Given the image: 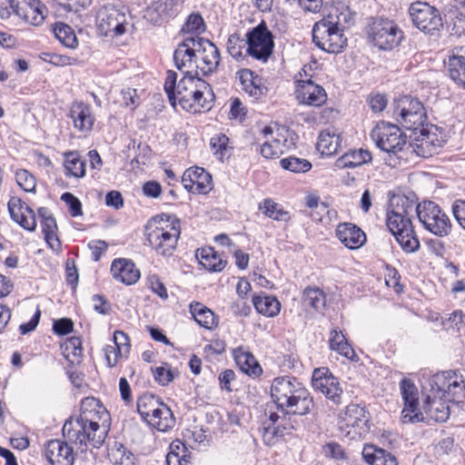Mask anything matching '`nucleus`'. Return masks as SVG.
<instances>
[{
    "label": "nucleus",
    "mask_w": 465,
    "mask_h": 465,
    "mask_svg": "<svg viewBox=\"0 0 465 465\" xmlns=\"http://www.w3.org/2000/svg\"><path fill=\"white\" fill-rule=\"evenodd\" d=\"M54 34L61 44L68 48H75L78 45L77 37L74 30L67 25L63 23L55 24Z\"/></svg>",
    "instance_id": "09e8293b"
},
{
    "label": "nucleus",
    "mask_w": 465,
    "mask_h": 465,
    "mask_svg": "<svg viewBox=\"0 0 465 465\" xmlns=\"http://www.w3.org/2000/svg\"><path fill=\"white\" fill-rule=\"evenodd\" d=\"M113 277L125 285L134 284L140 278V271L135 264L127 259L120 258L111 265Z\"/></svg>",
    "instance_id": "bb28decb"
},
{
    "label": "nucleus",
    "mask_w": 465,
    "mask_h": 465,
    "mask_svg": "<svg viewBox=\"0 0 465 465\" xmlns=\"http://www.w3.org/2000/svg\"><path fill=\"white\" fill-rule=\"evenodd\" d=\"M430 393L427 396L422 406V412L425 420H433L437 422H444L450 417V406L448 399L438 393L437 387H430Z\"/></svg>",
    "instance_id": "5701e85b"
},
{
    "label": "nucleus",
    "mask_w": 465,
    "mask_h": 465,
    "mask_svg": "<svg viewBox=\"0 0 465 465\" xmlns=\"http://www.w3.org/2000/svg\"><path fill=\"white\" fill-rule=\"evenodd\" d=\"M280 163L283 169L296 173H306L312 169V163L308 160L294 156L283 158Z\"/></svg>",
    "instance_id": "864d4df0"
},
{
    "label": "nucleus",
    "mask_w": 465,
    "mask_h": 465,
    "mask_svg": "<svg viewBox=\"0 0 465 465\" xmlns=\"http://www.w3.org/2000/svg\"><path fill=\"white\" fill-rule=\"evenodd\" d=\"M233 357L242 372L253 376H259L262 372L254 356L242 346L233 350Z\"/></svg>",
    "instance_id": "f704fd0d"
},
{
    "label": "nucleus",
    "mask_w": 465,
    "mask_h": 465,
    "mask_svg": "<svg viewBox=\"0 0 465 465\" xmlns=\"http://www.w3.org/2000/svg\"><path fill=\"white\" fill-rule=\"evenodd\" d=\"M416 213L423 227L435 236L445 237L451 232L452 224L449 216L435 203H420L416 207Z\"/></svg>",
    "instance_id": "1a4fd4ad"
},
{
    "label": "nucleus",
    "mask_w": 465,
    "mask_h": 465,
    "mask_svg": "<svg viewBox=\"0 0 465 465\" xmlns=\"http://www.w3.org/2000/svg\"><path fill=\"white\" fill-rule=\"evenodd\" d=\"M354 14L342 1H332L323 9V18L315 23L312 40L322 50L339 54L347 45L343 31L353 24Z\"/></svg>",
    "instance_id": "f03ea898"
},
{
    "label": "nucleus",
    "mask_w": 465,
    "mask_h": 465,
    "mask_svg": "<svg viewBox=\"0 0 465 465\" xmlns=\"http://www.w3.org/2000/svg\"><path fill=\"white\" fill-rule=\"evenodd\" d=\"M293 429L294 426L287 420V416L271 412L270 416L262 423L261 434L266 445H274L279 438Z\"/></svg>",
    "instance_id": "6ab92c4d"
},
{
    "label": "nucleus",
    "mask_w": 465,
    "mask_h": 465,
    "mask_svg": "<svg viewBox=\"0 0 465 465\" xmlns=\"http://www.w3.org/2000/svg\"><path fill=\"white\" fill-rule=\"evenodd\" d=\"M196 54H198L196 67L204 74L216 71L220 64V52L211 41L195 35Z\"/></svg>",
    "instance_id": "a211bd4d"
},
{
    "label": "nucleus",
    "mask_w": 465,
    "mask_h": 465,
    "mask_svg": "<svg viewBox=\"0 0 465 465\" xmlns=\"http://www.w3.org/2000/svg\"><path fill=\"white\" fill-rule=\"evenodd\" d=\"M38 213L41 218V225H42L44 233L57 230L56 221L52 216V214L50 213V212L47 208L41 207L38 210Z\"/></svg>",
    "instance_id": "052dcab7"
},
{
    "label": "nucleus",
    "mask_w": 465,
    "mask_h": 465,
    "mask_svg": "<svg viewBox=\"0 0 465 465\" xmlns=\"http://www.w3.org/2000/svg\"><path fill=\"white\" fill-rule=\"evenodd\" d=\"M413 25L420 31L433 35L443 26L441 15L437 8L425 2H415L409 9Z\"/></svg>",
    "instance_id": "dca6fc26"
},
{
    "label": "nucleus",
    "mask_w": 465,
    "mask_h": 465,
    "mask_svg": "<svg viewBox=\"0 0 465 465\" xmlns=\"http://www.w3.org/2000/svg\"><path fill=\"white\" fill-rule=\"evenodd\" d=\"M45 456L51 465H73L74 454L67 441L51 440L45 446Z\"/></svg>",
    "instance_id": "393cba45"
},
{
    "label": "nucleus",
    "mask_w": 465,
    "mask_h": 465,
    "mask_svg": "<svg viewBox=\"0 0 465 465\" xmlns=\"http://www.w3.org/2000/svg\"><path fill=\"white\" fill-rule=\"evenodd\" d=\"M155 381L161 385H167L173 380V371L165 366L155 368L153 371Z\"/></svg>",
    "instance_id": "0e129e2a"
},
{
    "label": "nucleus",
    "mask_w": 465,
    "mask_h": 465,
    "mask_svg": "<svg viewBox=\"0 0 465 465\" xmlns=\"http://www.w3.org/2000/svg\"><path fill=\"white\" fill-rule=\"evenodd\" d=\"M195 35H190L183 39L173 54V60L176 66L182 69L185 66L196 64L198 54H196Z\"/></svg>",
    "instance_id": "c756f323"
},
{
    "label": "nucleus",
    "mask_w": 465,
    "mask_h": 465,
    "mask_svg": "<svg viewBox=\"0 0 465 465\" xmlns=\"http://www.w3.org/2000/svg\"><path fill=\"white\" fill-rule=\"evenodd\" d=\"M70 117L74 126L80 132H89L94 125V117L91 107L83 102L73 103L70 109Z\"/></svg>",
    "instance_id": "7c9ffc66"
},
{
    "label": "nucleus",
    "mask_w": 465,
    "mask_h": 465,
    "mask_svg": "<svg viewBox=\"0 0 465 465\" xmlns=\"http://www.w3.org/2000/svg\"><path fill=\"white\" fill-rule=\"evenodd\" d=\"M400 201L401 202V205L397 203L395 208L388 211L387 227L405 252H415L420 248V241L404 207L407 201L405 199H400Z\"/></svg>",
    "instance_id": "39448f33"
},
{
    "label": "nucleus",
    "mask_w": 465,
    "mask_h": 465,
    "mask_svg": "<svg viewBox=\"0 0 465 465\" xmlns=\"http://www.w3.org/2000/svg\"><path fill=\"white\" fill-rule=\"evenodd\" d=\"M73 322L68 318H63L54 322L53 330L59 335L68 334L73 331Z\"/></svg>",
    "instance_id": "774afa93"
},
{
    "label": "nucleus",
    "mask_w": 465,
    "mask_h": 465,
    "mask_svg": "<svg viewBox=\"0 0 465 465\" xmlns=\"http://www.w3.org/2000/svg\"><path fill=\"white\" fill-rule=\"evenodd\" d=\"M107 455L114 465H134V455L120 442L114 441L108 447Z\"/></svg>",
    "instance_id": "49530a36"
},
{
    "label": "nucleus",
    "mask_w": 465,
    "mask_h": 465,
    "mask_svg": "<svg viewBox=\"0 0 465 465\" xmlns=\"http://www.w3.org/2000/svg\"><path fill=\"white\" fill-rule=\"evenodd\" d=\"M205 30L203 17L199 14H192L183 25L182 31L186 34H195L198 35Z\"/></svg>",
    "instance_id": "6e6d98bb"
},
{
    "label": "nucleus",
    "mask_w": 465,
    "mask_h": 465,
    "mask_svg": "<svg viewBox=\"0 0 465 465\" xmlns=\"http://www.w3.org/2000/svg\"><path fill=\"white\" fill-rule=\"evenodd\" d=\"M341 142L339 134L330 130L322 131L318 137L317 150L322 155H332L337 153Z\"/></svg>",
    "instance_id": "79ce46f5"
},
{
    "label": "nucleus",
    "mask_w": 465,
    "mask_h": 465,
    "mask_svg": "<svg viewBox=\"0 0 465 465\" xmlns=\"http://www.w3.org/2000/svg\"><path fill=\"white\" fill-rule=\"evenodd\" d=\"M104 352L107 366L110 368L114 367L119 359L124 358V355L118 354V349L114 345H106L104 348Z\"/></svg>",
    "instance_id": "69168bd1"
},
{
    "label": "nucleus",
    "mask_w": 465,
    "mask_h": 465,
    "mask_svg": "<svg viewBox=\"0 0 465 465\" xmlns=\"http://www.w3.org/2000/svg\"><path fill=\"white\" fill-rule=\"evenodd\" d=\"M371 160V153L362 149L353 152L351 154H346L341 159L344 167H356Z\"/></svg>",
    "instance_id": "5fc2aeb1"
},
{
    "label": "nucleus",
    "mask_w": 465,
    "mask_h": 465,
    "mask_svg": "<svg viewBox=\"0 0 465 465\" xmlns=\"http://www.w3.org/2000/svg\"><path fill=\"white\" fill-rule=\"evenodd\" d=\"M252 302L257 312L264 316L273 317L280 312L281 304L275 297L254 296Z\"/></svg>",
    "instance_id": "c03bdc74"
},
{
    "label": "nucleus",
    "mask_w": 465,
    "mask_h": 465,
    "mask_svg": "<svg viewBox=\"0 0 465 465\" xmlns=\"http://www.w3.org/2000/svg\"><path fill=\"white\" fill-rule=\"evenodd\" d=\"M10 7L25 23L40 25L45 18L46 8L40 0H10Z\"/></svg>",
    "instance_id": "aec40b11"
},
{
    "label": "nucleus",
    "mask_w": 465,
    "mask_h": 465,
    "mask_svg": "<svg viewBox=\"0 0 465 465\" xmlns=\"http://www.w3.org/2000/svg\"><path fill=\"white\" fill-rule=\"evenodd\" d=\"M176 73L169 71L164 83V90L173 107L177 104L184 111L192 114L209 111L214 101L211 85L196 74L186 73L176 83Z\"/></svg>",
    "instance_id": "f257e3e1"
},
{
    "label": "nucleus",
    "mask_w": 465,
    "mask_h": 465,
    "mask_svg": "<svg viewBox=\"0 0 465 465\" xmlns=\"http://www.w3.org/2000/svg\"><path fill=\"white\" fill-rule=\"evenodd\" d=\"M128 11L125 7L114 5L102 6L96 15V24L99 32L104 35L118 36L126 31L128 25Z\"/></svg>",
    "instance_id": "f8f14e48"
},
{
    "label": "nucleus",
    "mask_w": 465,
    "mask_h": 465,
    "mask_svg": "<svg viewBox=\"0 0 465 465\" xmlns=\"http://www.w3.org/2000/svg\"><path fill=\"white\" fill-rule=\"evenodd\" d=\"M192 460V452L180 440H173L166 455V465H189Z\"/></svg>",
    "instance_id": "4c0bfd02"
},
{
    "label": "nucleus",
    "mask_w": 465,
    "mask_h": 465,
    "mask_svg": "<svg viewBox=\"0 0 465 465\" xmlns=\"http://www.w3.org/2000/svg\"><path fill=\"white\" fill-rule=\"evenodd\" d=\"M329 344L331 350L337 351L340 355L345 357L346 359L352 361H359V358L356 355L354 350L348 342L345 335L341 331L332 330L331 331Z\"/></svg>",
    "instance_id": "c9c22d12"
},
{
    "label": "nucleus",
    "mask_w": 465,
    "mask_h": 465,
    "mask_svg": "<svg viewBox=\"0 0 465 465\" xmlns=\"http://www.w3.org/2000/svg\"><path fill=\"white\" fill-rule=\"evenodd\" d=\"M430 387H437L438 393L444 395L449 402L460 403L465 400V380L456 371L437 373L430 381Z\"/></svg>",
    "instance_id": "ddd939ff"
},
{
    "label": "nucleus",
    "mask_w": 465,
    "mask_h": 465,
    "mask_svg": "<svg viewBox=\"0 0 465 465\" xmlns=\"http://www.w3.org/2000/svg\"><path fill=\"white\" fill-rule=\"evenodd\" d=\"M196 257L200 263L211 272H221L226 265V261H223L212 247L197 250Z\"/></svg>",
    "instance_id": "a19ab883"
},
{
    "label": "nucleus",
    "mask_w": 465,
    "mask_h": 465,
    "mask_svg": "<svg viewBox=\"0 0 465 465\" xmlns=\"http://www.w3.org/2000/svg\"><path fill=\"white\" fill-rule=\"evenodd\" d=\"M229 138L223 134L213 136L210 140V145L214 154L221 160L227 151Z\"/></svg>",
    "instance_id": "4d7b16f0"
},
{
    "label": "nucleus",
    "mask_w": 465,
    "mask_h": 465,
    "mask_svg": "<svg viewBox=\"0 0 465 465\" xmlns=\"http://www.w3.org/2000/svg\"><path fill=\"white\" fill-rule=\"evenodd\" d=\"M259 210L267 217L275 221H288L289 213L280 208L279 204L272 199H264L259 203Z\"/></svg>",
    "instance_id": "de8ad7c7"
},
{
    "label": "nucleus",
    "mask_w": 465,
    "mask_h": 465,
    "mask_svg": "<svg viewBox=\"0 0 465 465\" xmlns=\"http://www.w3.org/2000/svg\"><path fill=\"white\" fill-rule=\"evenodd\" d=\"M174 0H153L143 11V18L152 25H160L173 13Z\"/></svg>",
    "instance_id": "cd10ccee"
},
{
    "label": "nucleus",
    "mask_w": 465,
    "mask_h": 465,
    "mask_svg": "<svg viewBox=\"0 0 465 465\" xmlns=\"http://www.w3.org/2000/svg\"><path fill=\"white\" fill-rule=\"evenodd\" d=\"M64 165L66 175L82 178L85 175V163L77 152L64 153Z\"/></svg>",
    "instance_id": "a18cd8bd"
},
{
    "label": "nucleus",
    "mask_w": 465,
    "mask_h": 465,
    "mask_svg": "<svg viewBox=\"0 0 465 465\" xmlns=\"http://www.w3.org/2000/svg\"><path fill=\"white\" fill-rule=\"evenodd\" d=\"M137 411L149 425L160 431H167L175 425L171 409L151 393H144L138 398Z\"/></svg>",
    "instance_id": "423d86ee"
},
{
    "label": "nucleus",
    "mask_w": 465,
    "mask_h": 465,
    "mask_svg": "<svg viewBox=\"0 0 465 465\" xmlns=\"http://www.w3.org/2000/svg\"><path fill=\"white\" fill-rule=\"evenodd\" d=\"M63 437L71 444L78 445L80 450L85 451L87 443L94 448H100L107 436L108 430L99 422H91L83 418H70L63 426Z\"/></svg>",
    "instance_id": "20e7f679"
},
{
    "label": "nucleus",
    "mask_w": 465,
    "mask_h": 465,
    "mask_svg": "<svg viewBox=\"0 0 465 465\" xmlns=\"http://www.w3.org/2000/svg\"><path fill=\"white\" fill-rule=\"evenodd\" d=\"M392 115L398 124L411 131L423 128L427 114L423 104L409 95L399 97L393 102Z\"/></svg>",
    "instance_id": "0eeeda50"
},
{
    "label": "nucleus",
    "mask_w": 465,
    "mask_h": 465,
    "mask_svg": "<svg viewBox=\"0 0 465 465\" xmlns=\"http://www.w3.org/2000/svg\"><path fill=\"white\" fill-rule=\"evenodd\" d=\"M271 397L285 416H304L314 407V401L305 386L292 376H281L273 379L271 385Z\"/></svg>",
    "instance_id": "7ed1b4c3"
},
{
    "label": "nucleus",
    "mask_w": 465,
    "mask_h": 465,
    "mask_svg": "<svg viewBox=\"0 0 465 465\" xmlns=\"http://www.w3.org/2000/svg\"><path fill=\"white\" fill-rule=\"evenodd\" d=\"M450 77L465 89V48L456 47L451 51L448 60Z\"/></svg>",
    "instance_id": "2f4dec72"
},
{
    "label": "nucleus",
    "mask_w": 465,
    "mask_h": 465,
    "mask_svg": "<svg viewBox=\"0 0 465 465\" xmlns=\"http://www.w3.org/2000/svg\"><path fill=\"white\" fill-rule=\"evenodd\" d=\"M312 385L334 403L341 402L342 389L336 377L327 368L315 369L312 377Z\"/></svg>",
    "instance_id": "f3484780"
},
{
    "label": "nucleus",
    "mask_w": 465,
    "mask_h": 465,
    "mask_svg": "<svg viewBox=\"0 0 465 465\" xmlns=\"http://www.w3.org/2000/svg\"><path fill=\"white\" fill-rule=\"evenodd\" d=\"M369 415L364 407L348 405L339 416V430L341 436L349 440H360L368 432Z\"/></svg>",
    "instance_id": "9b49d317"
},
{
    "label": "nucleus",
    "mask_w": 465,
    "mask_h": 465,
    "mask_svg": "<svg viewBox=\"0 0 465 465\" xmlns=\"http://www.w3.org/2000/svg\"><path fill=\"white\" fill-rule=\"evenodd\" d=\"M302 300L305 306H311L316 311L323 309L326 303V297L319 288L305 289Z\"/></svg>",
    "instance_id": "8fccbe9b"
},
{
    "label": "nucleus",
    "mask_w": 465,
    "mask_h": 465,
    "mask_svg": "<svg viewBox=\"0 0 465 465\" xmlns=\"http://www.w3.org/2000/svg\"><path fill=\"white\" fill-rule=\"evenodd\" d=\"M247 46L246 39L241 38L237 34H232L228 37L227 51L230 55L235 59L242 58L247 54Z\"/></svg>",
    "instance_id": "603ef678"
},
{
    "label": "nucleus",
    "mask_w": 465,
    "mask_h": 465,
    "mask_svg": "<svg viewBox=\"0 0 465 465\" xmlns=\"http://www.w3.org/2000/svg\"><path fill=\"white\" fill-rule=\"evenodd\" d=\"M417 153L424 158L430 157L437 153L441 146L440 141L437 138L435 133H430L425 128L420 130V135L417 136Z\"/></svg>",
    "instance_id": "72a5a7b5"
},
{
    "label": "nucleus",
    "mask_w": 465,
    "mask_h": 465,
    "mask_svg": "<svg viewBox=\"0 0 465 465\" xmlns=\"http://www.w3.org/2000/svg\"><path fill=\"white\" fill-rule=\"evenodd\" d=\"M262 135L266 140L261 146V153L267 159L278 157L282 153L281 142L272 135V128L266 126L262 131Z\"/></svg>",
    "instance_id": "37998d69"
},
{
    "label": "nucleus",
    "mask_w": 465,
    "mask_h": 465,
    "mask_svg": "<svg viewBox=\"0 0 465 465\" xmlns=\"http://www.w3.org/2000/svg\"><path fill=\"white\" fill-rule=\"evenodd\" d=\"M190 312L195 322L205 329L212 330L218 324L217 317L213 312L201 302H192Z\"/></svg>",
    "instance_id": "58836bf2"
},
{
    "label": "nucleus",
    "mask_w": 465,
    "mask_h": 465,
    "mask_svg": "<svg viewBox=\"0 0 465 465\" xmlns=\"http://www.w3.org/2000/svg\"><path fill=\"white\" fill-rule=\"evenodd\" d=\"M114 346L118 349V354H122L124 358H126L130 352L131 347L127 334L121 331H114Z\"/></svg>",
    "instance_id": "bf43d9fd"
},
{
    "label": "nucleus",
    "mask_w": 465,
    "mask_h": 465,
    "mask_svg": "<svg viewBox=\"0 0 465 465\" xmlns=\"http://www.w3.org/2000/svg\"><path fill=\"white\" fill-rule=\"evenodd\" d=\"M11 218L24 229L33 232L36 227L34 211L18 197H12L8 202Z\"/></svg>",
    "instance_id": "a878e982"
},
{
    "label": "nucleus",
    "mask_w": 465,
    "mask_h": 465,
    "mask_svg": "<svg viewBox=\"0 0 465 465\" xmlns=\"http://www.w3.org/2000/svg\"><path fill=\"white\" fill-rule=\"evenodd\" d=\"M371 136L377 147L388 153H397L406 144V135L399 126L386 122L377 124Z\"/></svg>",
    "instance_id": "4468645a"
},
{
    "label": "nucleus",
    "mask_w": 465,
    "mask_h": 465,
    "mask_svg": "<svg viewBox=\"0 0 465 465\" xmlns=\"http://www.w3.org/2000/svg\"><path fill=\"white\" fill-rule=\"evenodd\" d=\"M296 99L299 104L319 107L327 101V94L324 88L314 82L311 78L296 79Z\"/></svg>",
    "instance_id": "412c9836"
},
{
    "label": "nucleus",
    "mask_w": 465,
    "mask_h": 465,
    "mask_svg": "<svg viewBox=\"0 0 465 465\" xmlns=\"http://www.w3.org/2000/svg\"><path fill=\"white\" fill-rule=\"evenodd\" d=\"M64 351L67 353L66 357H69L71 353L77 360L82 355V341L79 337H71L64 342Z\"/></svg>",
    "instance_id": "e2e57ef3"
},
{
    "label": "nucleus",
    "mask_w": 465,
    "mask_h": 465,
    "mask_svg": "<svg viewBox=\"0 0 465 465\" xmlns=\"http://www.w3.org/2000/svg\"><path fill=\"white\" fill-rule=\"evenodd\" d=\"M242 90L254 99L261 98L266 90L262 84V78L251 70H243L240 75Z\"/></svg>",
    "instance_id": "e433bc0d"
},
{
    "label": "nucleus",
    "mask_w": 465,
    "mask_h": 465,
    "mask_svg": "<svg viewBox=\"0 0 465 465\" xmlns=\"http://www.w3.org/2000/svg\"><path fill=\"white\" fill-rule=\"evenodd\" d=\"M361 454L370 465H398L394 455L372 444L365 445Z\"/></svg>",
    "instance_id": "473e14b6"
},
{
    "label": "nucleus",
    "mask_w": 465,
    "mask_h": 465,
    "mask_svg": "<svg viewBox=\"0 0 465 465\" xmlns=\"http://www.w3.org/2000/svg\"><path fill=\"white\" fill-rule=\"evenodd\" d=\"M61 199L69 207L70 214L72 216L76 217L82 215L81 202L74 194L71 193H64L62 194Z\"/></svg>",
    "instance_id": "680f3d73"
},
{
    "label": "nucleus",
    "mask_w": 465,
    "mask_h": 465,
    "mask_svg": "<svg viewBox=\"0 0 465 465\" xmlns=\"http://www.w3.org/2000/svg\"><path fill=\"white\" fill-rule=\"evenodd\" d=\"M15 180L17 184L25 192L35 191V182L34 176L26 170L22 169L16 172Z\"/></svg>",
    "instance_id": "13d9d810"
},
{
    "label": "nucleus",
    "mask_w": 465,
    "mask_h": 465,
    "mask_svg": "<svg viewBox=\"0 0 465 465\" xmlns=\"http://www.w3.org/2000/svg\"><path fill=\"white\" fill-rule=\"evenodd\" d=\"M336 235L349 249H357L366 241L365 233L358 226L350 223H340L336 229Z\"/></svg>",
    "instance_id": "c85d7f7f"
},
{
    "label": "nucleus",
    "mask_w": 465,
    "mask_h": 465,
    "mask_svg": "<svg viewBox=\"0 0 465 465\" xmlns=\"http://www.w3.org/2000/svg\"><path fill=\"white\" fill-rule=\"evenodd\" d=\"M165 223L156 226L147 234V241L154 251L163 256H170L176 249L181 234V222L174 215H165Z\"/></svg>",
    "instance_id": "6e6552de"
},
{
    "label": "nucleus",
    "mask_w": 465,
    "mask_h": 465,
    "mask_svg": "<svg viewBox=\"0 0 465 465\" xmlns=\"http://www.w3.org/2000/svg\"><path fill=\"white\" fill-rule=\"evenodd\" d=\"M182 183L193 193L205 194L212 190V176L202 167L188 168L183 174Z\"/></svg>",
    "instance_id": "b1692460"
},
{
    "label": "nucleus",
    "mask_w": 465,
    "mask_h": 465,
    "mask_svg": "<svg viewBox=\"0 0 465 465\" xmlns=\"http://www.w3.org/2000/svg\"><path fill=\"white\" fill-rule=\"evenodd\" d=\"M451 209L457 223L465 230V201H456Z\"/></svg>",
    "instance_id": "338daca9"
},
{
    "label": "nucleus",
    "mask_w": 465,
    "mask_h": 465,
    "mask_svg": "<svg viewBox=\"0 0 465 465\" xmlns=\"http://www.w3.org/2000/svg\"><path fill=\"white\" fill-rule=\"evenodd\" d=\"M401 392L404 401L402 410L403 422H420L424 420V415L418 409V389L410 380H402L401 382Z\"/></svg>",
    "instance_id": "4be33fe9"
},
{
    "label": "nucleus",
    "mask_w": 465,
    "mask_h": 465,
    "mask_svg": "<svg viewBox=\"0 0 465 465\" xmlns=\"http://www.w3.org/2000/svg\"><path fill=\"white\" fill-rule=\"evenodd\" d=\"M246 54L256 60L266 62L272 54L274 46L271 31L261 24L246 34Z\"/></svg>",
    "instance_id": "2eb2a0df"
},
{
    "label": "nucleus",
    "mask_w": 465,
    "mask_h": 465,
    "mask_svg": "<svg viewBox=\"0 0 465 465\" xmlns=\"http://www.w3.org/2000/svg\"><path fill=\"white\" fill-rule=\"evenodd\" d=\"M105 409L101 406L100 401L94 397H87L82 401L81 413L78 416L92 422H99L102 416H107Z\"/></svg>",
    "instance_id": "ea45409f"
},
{
    "label": "nucleus",
    "mask_w": 465,
    "mask_h": 465,
    "mask_svg": "<svg viewBox=\"0 0 465 465\" xmlns=\"http://www.w3.org/2000/svg\"><path fill=\"white\" fill-rule=\"evenodd\" d=\"M368 36L374 45L382 50H391L400 45L404 38L398 25L387 18H377L369 25Z\"/></svg>",
    "instance_id": "9d476101"
},
{
    "label": "nucleus",
    "mask_w": 465,
    "mask_h": 465,
    "mask_svg": "<svg viewBox=\"0 0 465 465\" xmlns=\"http://www.w3.org/2000/svg\"><path fill=\"white\" fill-rule=\"evenodd\" d=\"M443 328L452 333L465 331V314L461 311H455L441 322Z\"/></svg>",
    "instance_id": "3c124183"
}]
</instances>
